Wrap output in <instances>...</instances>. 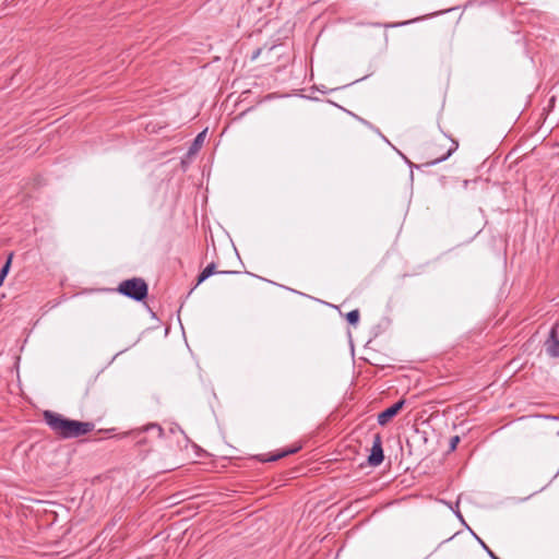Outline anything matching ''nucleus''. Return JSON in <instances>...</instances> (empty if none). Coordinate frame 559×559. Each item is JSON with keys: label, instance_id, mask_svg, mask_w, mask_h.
Returning <instances> with one entry per match:
<instances>
[{"label": "nucleus", "instance_id": "8", "mask_svg": "<svg viewBox=\"0 0 559 559\" xmlns=\"http://www.w3.org/2000/svg\"><path fill=\"white\" fill-rule=\"evenodd\" d=\"M150 430H156L157 437H159V438L163 437V435H164L163 428L157 424H148V425L144 426L143 428L136 430V435H140L145 431H150Z\"/></svg>", "mask_w": 559, "mask_h": 559}, {"label": "nucleus", "instance_id": "10", "mask_svg": "<svg viewBox=\"0 0 559 559\" xmlns=\"http://www.w3.org/2000/svg\"><path fill=\"white\" fill-rule=\"evenodd\" d=\"M11 260H12V254L9 255L5 264L3 265V267L0 270V286L2 285L8 272H9V269H10V265H11Z\"/></svg>", "mask_w": 559, "mask_h": 559}, {"label": "nucleus", "instance_id": "4", "mask_svg": "<svg viewBox=\"0 0 559 559\" xmlns=\"http://www.w3.org/2000/svg\"><path fill=\"white\" fill-rule=\"evenodd\" d=\"M439 145L441 147H447V151L444 153L436 155V157L433 159H431L429 162H426L425 163L426 166H432V165H436V164H439V163L445 160L459 147L457 141H455V140L451 139V138H448V136H443L442 140H441V143H439Z\"/></svg>", "mask_w": 559, "mask_h": 559}, {"label": "nucleus", "instance_id": "6", "mask_svg": "<svg viewBox=\"0 0 559 559\" xmlns=\"http://www.w3.org/2000/svg\"><path fill=\"white\" fill-rule=\"evenodd\" d=\"M405 400H399L396 403L378 414V424L386 426L403 408Z\"/></svg>", "mask_w": 559, "mask_h": 559}, {"label": "nucleus", "instance_id": "3", "mask_svg": "<svg viewBox=\"0 0 559 559\" xmlns=\"http://www.w3.org/2000/svg\"><path fill=\"white\" fill-rule=\"evenodd\" d=\"M544 349L548 357L559 358V322L551 328L548 337L544 342Z\"/></svg>", "mask_w": 559, "mask_h": 559}, {"label": "nucleus", "instance_id": "11", "mask_svg": "<svg viewBox=\"0 0 559 559\" xmlns=\"http://www.w3.org/2000/svg\"><path fill=\"white\" fill-rule=\"evenodd\" d=\"M204 136H205V131L199 133L190 148V152H194L197 150H199V147L202 145L203 141H204Z\"/></svg>", "mask_w": 559, "mask_h": 559}, {"label": "nucleus", "instance_id": "15", "mask_svg": "<svg viewBox=\"0 0 559 559\" xmlns=\"http://www.w3.org/2000/svg\"><path fill=\"white\" fill-rule=\"evenodd\" d=\"M262 52V48L257 49L252 55V60L257 59Z\"/></svg>", "mask_w": 559, "mask_h": 559}, {"label": "nucleus", "instance_id": "7", "mask_svg": "<svg viewBox=\"0 0 559 559\" xmlns=\"http://www.w3.org/2000/svg\"><path fill=\"white\" fill-rule=\"evenodd\" d=\"M217 273L216 271V267H215V264L214 263H211L209 264L202 272L201 274L199 275V278H198V285L201 284L203 281H205L207 277H210L211 275Z\"/></svg>", "mask_w": 559, "mask_h": 559}, {"label": "nucleus", "instance_id": "1", "mask_svg": "<svg viewBox=\"0 0 559 559\" xmlns=\"http://www.w3.org/2000/svg\"><path fill=\"white\" fill-rule=\"evenodd\" d=\"M43 416L55 435L63 439L78 438L87 435L94 429V424L92 423L69 419L52 411H45Z\"/></svg>", "mask_w": 559, "mask_h": 559}, {"label": "nucleus", "instance_id": "14", "mask_svg": "<svg viewBox=\"0 0 559 559\" xmlns=\"http://www.w3.org/2000/svg\"><path fill=\"white\" fill-rule=\"evenodd\" d=\"M287 453H281V454H277L276 456H272L270 459H266L265 461H276L283 456H285Z\"/></svg>", "mask_w": 559, "mask_h": 559}, {"label": "nucleus", "instance_id": "13", "mask_svg": "<svg viewBox=\"0 0 559 559\" xmlns=\"http://www.w3.org/2000/svg\"><path fill=\"white\" fill-rule=\"evenodd\" d=\"M459 442H460V437L459 436L452 437L450 439V450H455Z\"/></svg>", "mask_w": 559, "mask_h": 559}, {"label": "nucleus", "instance_id": "12", "mask_svg": "<svg viewBox=\"0 0 559 559\" xmlns=\"http://www.w3.org/2000/svg\"><path fill=\"white\" fill-rule=\"evenodd\" d=\"M476 538L491 559H500L479 537L476 536Z\"/></svg>", "mask_w": 559, "mask_h": 559}, {"label": "nucleus", "instance_id": "9", "mask_svg": "<svg viewBox=\"0 0 559 559\" xmlns=\"http://www.w3.org/2000/svg\"><path fill=\"white\" fill-rule=\"evenodd\" d=\"M359 318H360V312L358 309H354L352 311H349L347 314H346V320L347 322L353 325V326H356L359 322Z\"/></svg>", "mask_w": 559, "mask_h": 559}, {"label": "nucleus", "instance_id": "5", "mask_svg": "<svg viewBox=\"0 0 559 559\" xmlns=\"http://www.w3.org/2000/svg\"><path fill=\"white\" fill-rule=\"evenodd\" d=\"M383 460L384 454L382 449V438L379 433H377L373 437L371 452L368 456V463L371 466H379Z\"/></svg>", "mask_w": 559, "mask_h": 559}, {"label": "nucleus", "instance_id": "2", "mask_svg": "<svg viewBox=\"0 0 559 559\" xmlns=\"http://www.w3.org/2000/svg\"><path fill=\"white\" fill-rule=\"evenodd\" d=\"M118 292L140 301L147 296V284L142 278L133 277L121 282Z\"/></svg>", "mask_w": 559, "mask_h": 559}]
</instances>
